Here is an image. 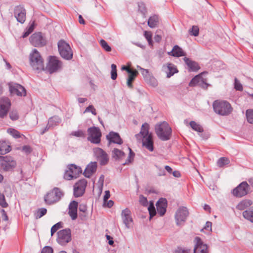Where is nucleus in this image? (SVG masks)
Instances as JSON below:
<instances>
[{"label": "nucleus", "instance_id": "f257e3e1", "mask_svg": "<svg viewBox=\"0 0 253 253\" xmlns=\"http://www.w3.org/2000/svg\"><path fill=\"white\" fill-rule=\"evenodd\" d=\"M155 132L159 139L162 141H167L170 139L172 130L166 122L157 124L155 127Z\"/></svg>", "mask_w": 253, "mask_h": 253}, {"label": "nucleus", "instance_id": "f03ea898", "mask_svg": "<svg viewBox=\"0 0 253 253\" xmlns=\"http://www.w3.org/2000/svg\"><path fill=\"white\" fill-rule=\"evenodd\" d=\"M30 64L33 70L40 72L44 69V61L40 52L34 49L29 55Z\"/></svg>", "mask_w": 253, "mask_h": 253}, {"label": "nucleus", "instance_id": "7ed1b4c3", "mask_svg": "<svg viewBox=\"0 0 253 253\" xmlns=\"http://www.w3.org/2000/svg\"><path fill=\"white\" fill-rule=\"evenodd\" d=\"M212 106L214 111L221 116L229 115L233 110L231 104L225 100H215L213 102Z\"/></svg>", "mask_w": 253, "mask_h": 253}, {"label": "nucleus", "instance_id": "20e7f679", "mask_svg": "<svg viewBox=\"0 0 253 253\" xmlns=\"http://www.w3.org/2000/svg\"><path fill=\"white\" fill-rule=\"evenodd\" d=\"M64 195V193L57 187L54 188L44 196V201L48 205L58 202Z\"/></svg>", "mask_w": 253, "mask_h": 253}, {"label": "nucleus", "instance_id": "39448f33", "mask_svg": "<svg viewBox=\"0 0 253 253\" xmlns=\"http://www.w3.org/2000/svg\"><path fill=\"white\" fill-rule=\"evenodd\" d=\"M58 50L61 56L66 60H70L73 57V52L69 44L63 40L58 42Z\"/></svg>", "mask_w": 253, "mask_h": 253}, {"label": "nucleus", "instance_id": "423d86ee", "mask_svg": "<svg viewBox=\"0 0 253 253\" xmlns=\"http://www.w3.org/2000/svg\"><path fill=\"white\" fill-rule=\"evenodd\" d=\"M16 166V162L10 156H0V167L5 171L12 170Z\"/></svg>", "mask_w": 253, "mask_h": 253}, {"label": "nucleus", "instance_id": "0eeeda50", "mask_svg": "<svg viewBox=\"0 0 253 253\" xmlns=\"http://www.w3.org/2000/svg\"><path fill=\"white\" fill-rule=\"evenodd\" d=\"M62 67V62L56 56H49L48 64L46 70L50 74L56 72L61 70Z\"/></svg>", "mask_w": 253, "mask_h": 253}, {"label": "nucleus", "instance_id": "6e6552de", "mask_svg": "<svg viewBox=\"0 0 253 253\" xmlns=\"http://www.w3.org/2000/svg\"><path fill=\"white\" fill-rule=\"evenodd\" d=\"M71 240V231L69 228L63 229L57 232L56 241L60 245L65 246Z\"/></svg>", "mask_w": 253, "mask_h": 253}, {"label": "nucleus", "instance_id": "1a4fd4ad", "mask_svg": "<svg viewBox=\"0 0 253 253\" xmlns=\"http://www.w3.org/2000/svg\"><path fill=\"white\" fill-rule=\"evenodd\" d=\"M68 169L64 173V178L68 180L76 178L82 172L81 168L74 164L69 165Z\"/></svg>", "mask_w": 253, "mask_h": 253}, {"label": "nucleus", "instance_id": "9d476101", "mask_svg": "<svg viewBox=\"0 0 253 253\" xmlns=\"http://www.w3.org/2000/svg\"><path fill=\"white\" fill-rule=\"evenodd\" d=\"M88 136L87 140L91 143L98 144L100 142L101 133L100 129L95 126L89 127L87 129Z\"/></svg>", "mask_w": 253, "mask_h": 253}, {"label": "nucleus", "instance_id": "9b49d317", "mask_svg": "<svg viewBox=\"0 0 253 253\" xmlns=\"http://www.w3.org/2000/svg\"><path fill=\"white\" fill-rule=\"evenodd\" d=\"M189 215V212L187 208L184 207H179L175 214V219L177 226L183 224L186 221Z\"/></svg>", "mask_w": 253, "mask_h": 253}, {"label": "nucleus", "instance_id": "f8f14e48", "mask_svg": "<svg viewBox=\"0 0 253 253\" xmlns=\"http://www.w3.org/2000/svg\"><path fill=\"white\" fill-rule=\"evenodd\" d=\"M31 44L35 47H42L46 44V41L41 33L33 34L30 38Z\"/></svg>", "mask_w": 253, "mask_h": 253}, {"label": "nucleus", "instance_id": "ddd939ff", "mask_svg": "<svg viewBox=\"0 0 253 253\" xmlns=\"http://www.w3.org/2000/svg\"><path fill=\"white\" fill-rule=\"evenodd\" d=\"M93 152L101 165L104 166L108 163L109 156L102 149L98 147L95 148L93 149Z\"/></svg>", "mask_w": 253, "mask_h": 253}, {"label": "nucleus", "instance_id": "4468645a", "mask_svg": "<svg viewBox=\"0 0 253 253\" xmlns=\"http://www.w3.org/2000/svg\"><path fill=\"white\" fill-rule=\"evenodd\" d=\"M249 190V185L246 181L241 183L233 190V194L237 197H242L246 195Z\"/></svg>", "mask_w": 253, "mask_h": 253}, {"label": "nucleus", "instance_id": "2eb2a0df", "mask_svg": "<svg viewBox=\"0 0 253 253\" xmlns=\"http://www.w3.org/2000/svg\"><path fill=\"white\" fill-rule=\"evenodd\" d=\"M87 181L83 179L78 181L74 186V195L76 197L82 196L84 193Z\"/></svg>", "mask_w": 253, "mask_h": 253}, {"label": "nucleus", "instance_id": "dca6fc26", "mask_svg": "<svg viewBox=\"0 0 253 253\" xmlns=\"http://www.w3.org/2000/svg\"><path fill=\"white\" fill-rule=\"evenodd\" d=\"M14 17L17 21L23 24L26 20V9L22 5L16 6L14 9Z\"/></svg>", "mask_w": 253, "mask_h": 253}, {"label": "nucleus", "instance_id": "f3484780", "mask_svg": "<svg viewBox=\"0 0 253 253\" xmlns=\"http://www.w3.org/2000/svg\"><path fill=\"white\" fill-rule=\"evenodd\" d=\"M9 90L11 94H16L19 96H24L26 94L25 88L21 85L16 83H11L9 84Z\"/></svg>", "mask_w": 253, "mask_h": 253}, {"label": "nucleus", "instance_id": "a211bd4d", "mask_svg": "<svg viewBox=\"0 0 253 253\" xmlns=\"http://www.w3.org/2000/svg\"><path fill=\"white\" fill-rule=\"evenodd\" d=\"M194 243L193 253H208V246L204 244L200 237H196L194 239Z\"/></svg>", "mask_w": 253, "mask_h": 253}, {"label": "nucleus", "instance_id": "6ab92c4d", "mask_svg": "<svg viewBox=\"0 0 253 253\" xmlns=\"http://www.w3.org/2000/svg\"><path fill=\"white\" fill-rule=\"evenodd\" d=\"M121 217L123 223L127 228H129L133 222L131 211L126 208L122 211Z\"/></svg>", "mask_w": 253, "mask_h": 253}, {"label": "nucleus", "instance_id": "aec40b11", "mask_svg": "<svg viewBox=\"0 0 253 253\" xmlns=\"http://www.w3.org/2000/svg\"><path fill=\"white\" fill-rule=\"evenodd\" d=\"M10 105V101L8 98H0V117L3 118L6 116Z\"/></svg>", "mask_w": 253, "mask_h": 253}, {"label": "nucleus", "instance_id": "412c9836", "mask_svg": "<svg viewBox=\"0 0 253 253\" xmlns=\"http://www.w3.org/2000/svg\"><path fill=\"white\" fill-rule=\"evenodd\" d=\"M106 139L108 140V146L111 143L118 144L119 145L123 143V140L121 139L119 134L117 132L111 131L106 135Z\"/></svg>", "mask_w": 253, "mask_h": 253}, {"label": "nucleus", "instance_id": "4be33fe9", "mask_svg": "<svg viewBox=\"0 0 253 253\" xmlns=\"http://www.w3.org/2000/svg\"><path fill=\"white\" fill-rule=\"evenodd\" d=\"M167 207V201L165 198L160 199L156 203L157 211L160 216H163L165 214Z\"/></svg>", "mask_w": 253, "mask_h": 253}, {"label": "nucleus", "instance_id": "5701e85b", "mask_svg": "<svg viewBox=\"0 0 253 253\" xmlns=\"http://www.w3.org/2000/svg\"><path fill=\"white\" fill-rule=\"evenodd\" d=\"M78 207V203L75 201H72L69 205L68 214L72 220H75L77 218Z\"/></svg>", "mask_w": 253, "mask_h": 253}, {"label": "nucleus", "instance_id": "b1692460", "mask_svg": "<svg viewBox=\"0 0 253 253\" xmlns=\"http://www.w3.org/2000/svg\"><path fill=\"white\" fill-rule=\"evenodd\" d=\"M142 145L149 151L152 152L154 150V142L152 134L149 136L142 137Z\"/></svg>", "mask_w": 253, "mask_h": 253}, {"label": "nucleus", "instance_id": "393cba45", "mask_svg": "<svg viewBox=\"0 0 253 253\" xmlns=\"http://www.w3.org/2000/svg\"><path fill=\"white\" fill-rule=\"evenodd\" d=\"M183 60L188 66L190 72H196L200 69V66L196 62L186 57L183 58Z\"/></svg>", "mask_w": 253, "mask_h": 253}, {"label": "nucleus", "instance_id": "a878e982", "mask_svg": "<svg viewBox=\"0 0 253 253\" xmlns=\"http://www.w3.org/2000/svg\"><path fill=\"white\" fill-rule=\"evenodd\" d=\"M96 162H91L85 168L84 172V175L86 177L89 178L96 171Z\"/></svg>", "mask_w": 253, "mask_h": 253}, {"label": "nucleus", "instance_id": "bb28decb", "mask_svg": "<svg viewBox=\"0 0 253 253\" xmlns=\"http://www.w3.org/2000/svg\"><path fill=\"white\" fill-rule=\"evenodd\" d=\"M150 134L152 133H149V125L145 123L142 125L140 133L136 134L135 137L137 139H139L141 137H144L149 136Z\"/></svg>", "mask_w": 253, "mask_h": 253}, {"label": "nucleus", "instance_id": "cd10ccee", "mask_svg": "<svg viewBox=\"0 0 253 253\" xmlns=\"http://www.w3.org/2000/svg\"><path fill=\"white\" fill-rule=\"evenodd\" d=\"M168 54L169 55L178 57L185 55V53L183 50L177 45L173 46L172 50L168 52Z\"/></svg>", "mask_w": 253, "mask_h": 253}, {"label": "nucleus", "instance_id": "c85d7f7f", "mask_svg": "<svg viewBox=\"0 0 253 253\" xmlns=\"http://www.w3.org/2000/svg\"><path fill=\"white\" fill-rule=\"evenodd\" d=\"M112 156L113 158L115 160H121L124 159L126 156L125 153L117 148H114L112 152Z\"/></svg>", "mask_w": 253, "mask_h": 253}, {"label": "nucleus", "instance_id": "c756f323", "mask_svg": "<svg viewBox=\"0 0 253 253\" xmlns=\"http://www.w3.org/2000/svg\"><path fill=\"white\" fill-rule=\"evenodd\" d=\"M167 69L168 71H166V72L167 74V77L168 78L171 77L178 71L176 66L172 63H168Z\"/></svg>", "mask_w": 253, "mask_h": 253}, {"label": "nucleus", "instance_id": "7c9ffc66", "mask_svg": "<svg viewBox=\"0 0 253 253\" xmlns=\"http://www.w3.org/2000/svg\"><path fill=\"white\" fill-rule=\"evenodd\" d=\"M253 204L251 200L246 199L240 202L236 206L237 209L243 211L251 206Z\"/></svg>", "mask_w": 253, "mask_h": 253}, {"label": "nucleus", "instance_id": "2f4dec72", "mask_svg": "<svg viewBox=\"0 0 253 253\" xmlns=\"http://www.w3.org/2000/svg\"><path fill=\"white\" fill-rule=\"evenodd\" d=\"M129 75L127 80V85L129 88H132V82L135 80V78L138 74V72L136 70H132L130 73H129Z\"/></svg>", "mask_w": 253, "mask_h": 253}, {"label": "nucleus", "instance_id": "473e14b6", "mask_svg": "<svg viewBox=\"0 0 253 253\" xmlns=\"http://www.w3.org/2000/svg\"><path fill=\"white\" fill-rule=\"evenodd\" d=\"M159 24V17L157 15H154L149 17L148 21V25L151 28L157 27Z\"/></svg>", "mask_w": 253, "mask_h": 253}, {"label": "nucleus", "instance_id": "72a5a7b5", "mask_svg": "<svg viewBox=\"0 0 253 253\" xmlns=\"http://www.w3.org/2000/svg\"><path fill=\"white\" fill-rule=\"evenodd\" d=\"M10 151V146L5 141H0V155H4Z\"/></svg>", "mask_w": 253, "mask_h": 253}, {"label": "nucleus", "instance_id": "f704fd0d", "mask_svg": "<svg viewBox=\"0 0 253 253\" xmlns=\"http://www.w3.org/2000/svg\"><path fill=\"white\" fill-rule=\"evenodd\" d=\"M61 122V119L57 116H54L50 118L48 120V123L49 126H51L52 127L57 126Z\"/></svg>", "mask_w": 253, "mask_h": 253}, {"label": "nucleus", "instance_id": "c9c22d12", "mask_svg": "<svg viewBox=\"0 0 253 253\" xmlns=\"http://www.w3.org/2000/svg\"><path fill=\"white\" fill-rule=\"evenodd\" d=\"M243 215L245 218L253 222V209L246 210L243 212Z\"/></svg>", "mask_w": 253, "mask_h": 253}, {"label": "nucleus", "instance_id": "e433bc0d", "mask_svg": "<svg viewBox=\"0 0 253 253\" xmlns=\"http://www.w3.org/2000/svg\"><path fill=\"white\" fill-rule=\"evenodd\" d=\"M128 149L129 151V155L125 163L123 164V165L124 166L129 165V164L132 163L134 160L135 153L132 151L131 148H130L129 147H128Z\"/></svg>", "mask_w": 253, "mask_h": 253}, {"label": "nucleus", "instance_id": "4c0bfd02", "mask_svg": "<svg viewBox=\"0 0 253 253\" xmlns=\"http://www.w3.org/2000/svg\"><path fill=\"white\" fill-rule=\"evenodd\" d=\"M203 78L201 77V75H198L194 77L189 83V85L193 86L196 85H199L201 83Z\"/></svg>", "mask_w": 253, "mask_h": 253}, {"label": "nucleus", "instance_id": "58836bf2", "mask_svg": "<svg viewBox=\"0 0 253 253\" xmlns=\"http://www.w3.org/2000/svg\"><path fill=\"white\" fill-rule=\"evenodd\" d=\"M138 4V11L141 12V13L143 15V16L145 17L147 14V8L145 3L143 2H138L137 3Z\"/></svg>", "mask_w": 253, "mask_h": 253}, {"label": "nucleus", "instance_id": "ea45409f", "mask_svg": "<svg viewBox=\"0 0 253 253\" xmlns=\"http://www.w3.org/2000/svg\"><path fill=\"white\" fill-rule=\"evenodd\" d=\"M189 125L191 128L195 131L202 132L203 131V127L198 124L196 123L195 121H191Z\"/></svg>", "mask_w": 253, "mask_h": 253}, {"label": "nucleus", "instance_id": "a19ab883", "mask_svg": "<svg viewBox=\"0 0 253 253\" xmlns=\"http://www.w3.org/2000/svg\"><path fill=\"white\" fill-rule=\"evenodd\" d=\"M230 163L229 159L226 157H221L217 161V164L219 167H223Z\"/></svg>", "mask_w": 253, "mask_h": 253}, {"label": "nucleus", "instance_id": "79ce46f5", "mask_svg": "<svg viewBox=\"0 0 253 253\" xmlns=\"http://www.w3.org/2000/svg\"><path fill=\"white\" fill-rule=\"evenodd\" d=\"M246 115L248 122L253 124V109L247 110Z\"/></svg>", "mask_w": 253, "mask_h": 253}, {"label": "nucleus", "instance_id": "37998d69", "mask_svg": "<svg viewBox=\"0 0 253 253\" xmlns=\"http://www.w3.org/2000/svg\"><path fill=\"white\" fill-rule=\"evenodd\" d=\"M7 132L15 138H18L21 137V135L20 132L14 129V128H9L7 129Z\"/></svg>", "mask_w": 253, "mask_h": 253}, {"label": "nucleus", "instance_id": "c03bdc74", "mask_svg": "<svg viewBox=\"0 0 253 253\" xmlns=\"http://www.w3.org/2000/svg\"><path fill=\"white\" fill-rule=\"evenodd\" d=\"M189 33L190 35L197 37L199 35V28L197 26H193L189 30Z\"/></svg>", "mask_w": 253, "mask_h": 253}, {"label": "nucleus", "instance_id": "a18cd8bd", "mask_svg": "<svg viewBox=\"0 0 253 253\" xmlns=\"http://www.w3.org/2000/svg\"><path fill=\"white\" fill-rule=\"evenodd\" d=\"M47 212V210L45 208L39 209L37 213L35 214V218L36 219L40 218L44 215Z\"/></svg>", "mask_w": 253, "mask_h": 253}, {"label": "nucleus", "instance_id": "49530a36", "mask_svg": "<svg viewBox=\"0 0 253 253\" xmlns=\"http://www.w3.org/2000/svg\"><path fill=\"white\" fill-rule=\"evenodd\" d=\"M99 43L102 48H103L106 51L109 52L111 51V47L104 40L101 39L99 42Z\"/></svg>", "mask_w": 253, "mask_h": 253}, {"label": "nucleus", "instance_id": "de8ad7c7", "mask_svg": "<svg viewBox=\"0 0 253 253\" xmlns=\"http://www.w3.org/2000/svg\"><path fill=\"white\" fill-rule=\"evenodd\" d=\"M62 222H59L54 225L51 228V236L59 229L62 228Z\"/></svg>", "mask_w": 253, "mask_h": 253}, {"label": "nucleus", "instance_id": "09e8293b", "mask_svg": "<svg viewBox=\"0 0 253 253\" xmlns=\"http://www.w3.org/2000/svg\"><path fill=\"white\" fill-rule=\"evenodd\" d=\"M111 79L113 80L116 79L117 77V66L115 64H112L111 65Z\"/></svg>", "mask_w": 253, "mask_h": 253}, {"label": "nucleus", "instance_id": "8fccbe9b", "mask_svg": "<svg viewBox=\"0 0 253 253\" xmlns=\"http://www.w3.org/2000/svg\"><path fill=\"white\" fill-rule=\"evenodd\" d=\"M148 209L149 212L150 218H151L152 217L155 215L156 213V210L154 206V204L153 203H150Z\"/></svg>", "mask_w": 253, "mask_h": 253}, {"label": "nucleus", "instance_id": "3c124183", "mask_svg": "<svg viewBox=\"0 0 253 253\" xmlns=\"http://www.w3.org/2000/svg\"><path fill=\"white\" fill-rule=\"evenodd\" d=\"M144 36L147 39L149 44L152 45V34L150 32L145 31Z\"/></svg>", "mask_w": 253, "mask_h": 253}, {"label": "nucleus", "instance_id": "603ef678", "mask_svg": "<svg viewBox=\"0 0 253 253\" xmlns=\"http://www.w3.org/2000/svg\"><path fill=\"white\" fill-rule=\"evenodd\" d=\"M234 87L236 90L242 91L243 89V86L237 78L235 79Z\"/></svg>", "mask_w": 253, "mask_h": 253}, {"label": "nucleus", "instance_id": "864d4df0", "mask_svg": "<svg viewBox=\"0 0 253 253\" xmlns=\"http://www.w3.org/2000/svg\"><path fill=\"white\" fill-rule=\"evenodd\" d=\"M72 135L75 136L76 137H85V133L81 130H79L78 131H73L71 133Z\"/></svg>", "mask_w": 253, "mask_h": 253}, {"label": "nucleus", "instance_id": "5fc2aeb1", "mask_svg": "<svg viewBox=\"0 0 253 253\" xmlns=\"http://www.w3.org/2000/svg\"><path fill=\"white\" fill-rule=\"evenodd\" d=\"M0 205L2 208H6L8 206V204L5 201L4 195L1 193H0Z\"/></svg>", "mask_w": 253, "mask_h": 253}, {"label": "nucleus", "instance_id": "6e6d98bb", "mask_svg": "<svg viewBox=\"0 0 253 253\" xmlns=\"http://www.w3.org/2000/svg\"><path fill=\"white\" fill-rule=\"evenodd\" d=\"M9 117L13 121L17 120L19 118L17 111L16 110H13L11 111L9 113Z\"/></svg>", "mask_w": 253, "mask_h": 253}, {"label": "nucleus", "instance_id": "4d7b16f0", "mask_svg": "<svg viewBox=\"0 0 253 253\" xmlns=\"http://www.w3.org/2000/svg\"><path fill=\"white\" fill-rule=\"evenodd\" d=\"M139 202L142 205L144 206H147L148 205V201L147 198L143 196L142 195H140L139 196Z\"/></svg>", "mask_w": 253, "mask_h": 253}, {"label": "nucleus", "instance_id": "13d9d810", "mask_svg": "<svg viewBox=\"0 0 253 253\" xmlns=\"http://www.w3.org/2000/svg\"><path fill=\"white\" fill-rule=\"evenodd\" d=\"M90 109H91V113L93 115H96V110L94 108V106L93 105H90L87 107L86 108L85 111H84V113H85L86 112H90Z\"/></svg>", "mask_w": 253, "mask_h": 253}, {"label": "nucleus", "instance_id": "bf43d9fd", "mask_svg": "<svg viewBox=\"0 0 253 253\" xmlns=\"http://www.w3.org/2000/svg\"><path fill=\"white\" fill-rule=\"evenodd\" d=\"M156 167L157 168V169L158 170V176H162L166 175V171L163 168H162L161 167H160L159 166H156Z\"/></svg>", "mask_w": 253, "mask_h": 253}, {"label": "nucleus", "instance_id": "052dcab7", "mask_svg": "<svg viewBox=\"0 0 253 253\" xmlns=\"http://www.w3.org/2000/svg\"><path fill=\"white\" fill-rule=\"evenodd\" d=\"M53 249L49 246L44 247L42 250L41 253H53Z\"/></svg>", "mask_w": 253, "mask_h": 253}, {"label": "nucleus", "instance_id": "680f3d73", "mask_svg": "<svg viewBox=\"0 0 253 253\" xmlns=\"http://www.w3.org/2000/svg\"><path fill=\"white\" fill-rule=\"evenodd\" d=\"M175 253H191V250L190 249L178 248L175 251Z\"/></svg>", "mask_w": 253, "mask_h": 253}, {"label": "nucleus", "instance_id": "e2e57ef3", "mask_svg": "<svg viewBox=\"0 0 253 253\" xmlns=\"http://www.w3.org/2000/svg\"><path fill=\"white\" fill-rule=\"evenodd\" d=\"M199 85L203 88L207 89L210 84L206 83L205 80L203 78Z\"/></svg>", "mask_w": 253, "mask_h": 253}, {"label": "nucleus", "instance_id": "0e129e2a", "mask_svg": "<svg viewBox=\"0 0 253 253\" xmlns=\"http://www.w3.org/2000/svg\"><path fill=\"white\" fill-rule=\"evenodd\" d=\"M110 197V191L108 190L105 191V195L103 197V203L104 204H106V202H107V200Z\"/></svg>", "mask_w": 253, "mask_h": 253}, {"label": "nucleus", "instance_id": "69168bd1", "mask_svg": "<svg viewBox=\"0 0 253 253\" xmlns=\"http://www.w3.org/2000/svg\"><path fill=\"white\" fill-rule=\"evenodd\" d=\"M137 68L140 69L142 71L141 74H142V75L143 76V77L144 78H146L147 76L148 75H148L149 72H148V70L147 69H144L142 68L141 67H139L138 66H137Z\"/></svg>", "mask_w": 253, "mask_h": 253}, {"label": "nucleus", "instance_id": "338daca9", "mask_svg": "<svg viewBox=\"0 0 253 253\" xmlns=\"http://www.w3.org/2000/svg\"><path fill=\"white\" fill-rule=\"evenodd\" d=\"M22 150L27 154H29L32 151L31 147L28 145L24 146L22 148Z\"/></svg>", "mask_w": 253, "mask_h": 253}, {"label": "nucleus", "instance_id": "774afa93", "mask_svg": "<svg viewBox=\"0 0 253 253\" xmlns=\"http://www.w3.org/2000/svg\"><path fill=\"white\" fill-rule=\"evenodd\" d=\"M150 83L153 86H156L157 85V81L154 77L150 78Z\"/></svg>", "mask_w": 253, "mask_h": 253}]
</instances>
